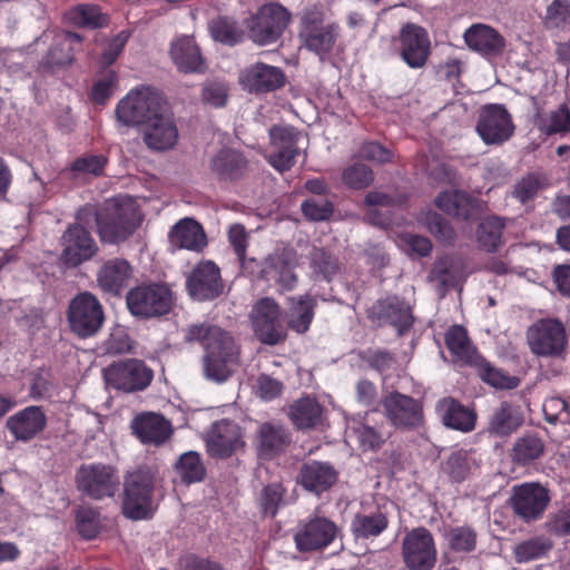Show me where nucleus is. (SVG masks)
<instances>
[{"label":"nucleus","instance_id":"f257e3e1","mask_svg":"<svg viewBox=\"0 0 570 570\" xmlns=\"http://www.w3.org/2000/svg\"><path fill=\"white\" fill-rule=\"evenodd\" d=\"M187 342H198L205 350L203 373L206 380L222 384L238 365L239 350L230 333L209 323L191 324L185 330Z\"/></svg>","mask_w":570,"mask_h":570},{"label":"nucleus","instance_id":"f03ea898","mask_svg":"<svg viewBox=\"0 0 570 570\" xmlns=\"http://www.w3.org/2000/svg\"><path fill=\"white\" fill-rule=\"evenodd\" d=\"M96 220L101 242L119 244L130 237L139 226L140 219L135 202L128 197H116L106 202L100 212L82 208L77 220Z\"/></svg>","mask_w":570,"mask_h":570},{"label":"nucleus","instance_id":"7ed1b4c3","mask_svg":"<svg viewBox=\"0 0 570 570\" xmlns=\"http://www.w3.org/2000/svg\"><path fill=\"white\" fill-rule=\"evenodd\" d=\"M158 482L156 471L149 466H140L126 475L121 503L126 518L144 520L153 517L155 511L154 493Z\"/></svg>","mask_w":570,"mask_h":570},{"label":"nucleus","instance_id":"20e7f679","mask_svg":"<svg viewBox=\"0 0 570 570\" xmlns=\"http://www.w3.org/2000/svg\"><path fill=\"white\" fill-rule=\"evenodd\" d=\"M166 109L163 97L149 87L131 90L116 108L117 119L127 126L142 125L151 121Z\"/></svg>","mask_w":570,"mask_h":570},{"label":"nucleus","instance_id":"39448f33","mask_svg":"<svg viewBox=\"0 0 570 570\" xmlns=\"http://www.w3.org/2000/svg\"><path fill=\"white\" fill-rule=\"evenodd\" d=\"M104 321L102 305L94 294L82 292L70 301L68 322L71 331L79 337L86 338L97 334Z\"/></svg>","mask_w":570,"mask_h":570},{"label":"nucleus","instance_id":"423d86ee","mask_svg":"<svg viewBox=\"0 0 570 570\" xmlns=\"http://www.w3.org/2000/svg\"><path fill=\"white\" fill-rule=\"evenodd\" d=\"M78 489L95 500L111 498L118 491L120 478L117 470L108 464H82L76 474Z\"/></svg>","mask_w":570,"mask_h":570},{"label":"nucleus","instance_id":"0eeeda50","mask_svg":"<svg viewBox=\"0 0 570 570\" xmlns=\"http://www.w3.org/2000/svg\"><path fill=\"white\" fill-rule=\"evenodd\" d=\"M529 347L533 354L542 357L560 356L567 345L563 325L552 318L540 320L527 332Z\"/></svg>","mask_w":570,"mask_h":570},{"label":"nucleus","instance_id":"6e6552de","mask_svg":"<svg viewBox=\"0 0 570 570\" xmlns=\"http://www.w3.org/2000/svg\"><path fill=\"white\" fill-rule=\"evenodd\" d=\"M173 298L166 285L150 284L132 288L127 294V306L132 315L154 317L169 312Z\"/></svg>","mask_w":570,"mask_h":570},{"label":"nucleus","instance_id":"1a4fd4ad","mask_svg":"<svg viewBox=\"0 0 570 570\" xmlns=\"http://www.w3.org/2000/svg\"><path fill=\"white\" fill-rule=\"evenodd\" d=\"M108 386L126 393L145 390L153 380V371L139 360H127L104 370Z\"/></svg>","mask_w":570,"mask_h":570},{"label":"nucleus","instance_id":"9d476101","mask_svg":"<svg viewBox=\"0 0 570 570\" xmlns=\"http://www.w3.org/2000/svg\"><path fill=\"white\" fill-rule=\"evenodd\" d=\"M402 557L409 570H432L436 563V548L432 533L416 528L402 542Z\"/></svg>","mask_w":570,"mask_h":570},{"label":"nucleus","instance_id":"9b49d317","mask_svg":"<svg viewBox=\"0 0 570 570\" xmlns=\"http://www.w3.org/2000/svg\"><path fill=\"white\" fill-rule=\"evenodd\" d=\"M382 405L385 417L396 429L415 430L423 425V406L412 396L391 392L383 397Z\"/></svg>","mask_w":570,"mask_h":570},{"label":"nucleus","instance_id":"f8f14e48","mask_svg":"<svg viewBox=\"0 0 570 570\" xmlns=\"http://www.w3.org/2000/svg\"><path fill=\"white\" fill-rule=\"evenodd\" d=\"M279 317V306L273 298L264 297L253 306L250 312L252 324L261 342L276 345L285 338Z\"/></svg>","mask_w":570,"mask_h":570},{"label":"nucleus","instance_id":"ddd939ff","mask_svg":"<svg viewBox=\"0 0 570 570\" xmlns=\"http://www.w3.org/2000/svg\"><path fill=\"white\" fill-rule=\"evenodd\" d=\"M269 138L267 161L279 173L289 170L299 155V132L291 127L274 126L269 129Z\"/></svg>","mask_w":570,"mask_h":570},{"label":"nucleus","instance_id":"4468645a","mask_svg":"<svg viewBox=\"0 0 570 570\" xmlns=\"http://www.w3.org/2000/svg\"><path fill=\"white\" fill-rule=\"evenodd\" d=\"M476 131L487 145H501L512 137L514 125L505 107L488 105L479 115Z\"/></svg>","mask_w":570,"mask_h":570},{"label":"nucleus","instance_id":"2eb2a0df","mask_svg":"<svg viewBox=\"0 0 570 570\" xmlns=\"http://www.w3.org/2000/svg\"><path fill=\"white\" fill-rule=\"evenodd\" d=\"M338 533L335 522L326 517L315 515L298 525L294 541L302 552L315 551L328 547Z\"/></svg>","mask_w":570,"mask_h":570},{"label":"nucleus","instance_id":"dca6fc26","mask_svg":"<svg viewBox=\"0 0 570 570\" xmlns=\"http://www.w3.org/2000/svg\"><path fill=\"white\" fill-rule=\"evenodd\" d=\"M88 223L77 220L62 235L61 261L70 267L79 266L89 261L98 250L97 243L82 225Z\"/></svg>","mask_w":570,"mask_h":570},{"label":"nucleus","instance_id":"f3484780","mask_svg":"<svg viewBox=\"0 0 570 570\" xmlns=\"http://www.w3.org/2000/svg\"><path fill=\"white\" fill-rule=\"evenodd\" d=\"M549 502L548 490L539 483H523L513 488L512 509L525 522L541 518Z\"/></svg>","mask_w":570,"mask_h":570},{"label":"nucleus","instance_id":"a211bd4d","mask_svg":"<svg viewBox=\"0 0 570 570\" xmlns=\"http://www.w3.org/2000/svg\"><path fill=\"white\" fill-rule=\"evenodd\" d=\"M186 287L190 297L199 302L218 297L224 291L218 266L210 261L199 263L187 277Z\"/></svg>","mask_w":570,"mask_h":570},{"label":"nucleus","instance_id":"6ab92c4d","mask_svg":"<svg viewBox=\"0 0 570 570\" xmlns=\"http://www.w3.org/2000/svg\"><path fill=\"white\" fill-rule=\"evenodd\" d=\"M292 20L291 12L278 2L258 8L247 23L254 36H282Z\"/></svg>","mask_w":570,"mask_h":570},{"label":"nucleus","instance_id":"aec40b11","mask_svg":"<svg viewBox=\"0 0 570 570\" xmlns=\"http://www.w3.org/2000/svg\"><path fill=\"white\" fill-rule=\"evenodd\" d=\"M132 434L144 444L160 446L173 434L171 423L161 414L144 412L136 415L130 424Z\"/></svg>","mask_w":570,"mask_h":570},{"label":"nucleus","instance_id":"412c9836","mask_svg":"<svg viewBox=\"0 0 570 570\" xmlns=\"http://www.w3.org/2000/svg\"><path fill=\"white\" fill-rule=\"evenodd\" d=\"M142 139L157 151L171 149L178 140V129L166 109L142 127Z\"/></svg>","mask_w":570,"mask_h":570},{"label":"nucleus","instance_id":"4be33fe9","mask_svg":"<svg viewBox=\"0 0 570 570\" xmlns=\"http://www.w3.org/2000/svg\"><path fill=\"white\" fill-rule=\"evenodd\" d=\"M239 428L232 421L214 423L206 435L208 453L214 458H227L240 445Z\"/></svg>","mask_w":570,"mask_h":570},{"label":"nucleus","instance_id":"5701e85b","mask_svg":"<svg viewBox=\"0 0 570 570\" xmlns=\"http://www.w3.org/2000/svg\"><path fill=\"white\" fill-rule=\"evenodd\" d=\"M239 81L249 92H268L284 85L285 75L277 67L259 62L244 70Z\"/></svg>","mask_w":570,"mask_h":570},{"label":"nucleus","instance_id":"b1692460","mask_svg":"<svg viewBox=\"0 0 570 570\" xmlns=\"http://www.w3.org/2000/svg\"><path fill=\"white\" fill-rule=\"evenodd\" d=\"M337 476L338 473L333 465L313 460L302 465L298 481L305 490L321 494L337 481Z\"/></svg>","mask_w":570,"mask_h":570},{"label":"nucleus","instance_id":"393cba45","mask_svg":"<svg viewBox=\"0 0 570 570\" xmlns=\"http://www.w3.org/2000/svg\"><path fill=\"white\" fill-rule=\"evenodd\" d=\"M171 249L200 252L207 245L205 232L193 218H183L168 233Z\"/></svg>","mask_w":570,"mask_h":570},{"label":"nucleus","instance_id":"a878e982","mask_svg":"<svg viewBox=\"0 0 570 570\" xmlns=\"http://www.w3.org/2000/svg\"><path fill=\"white\" fill-rule=\"evenodd\" d=\"M46 415L38 406H28L7 421V428L18 441H30L46 426Z\"/></svg>","mask_w":570,"mask_h":570},{"label":"nucleus","instance_id":"bb28decb","mask_svg":"<svg viewBox=\"0 0 570 570\" xmlns=\"http://www.w3.org/2000/svg\"><path fill=\"white\" fill-rule=\"evenodd\" d=\"M131 274V266L126 259H109L97 274L98 286L105 293L118 295L128 285Z\"/></svg>","mask_w":570,"mask_h":570},{"label":"nucleus","instance_id":"cd10ccee","mask_svg":"<svg viewBox=\"0 0 570 570\" xmlns=\"http://www.w3.org/2000/svg\"><path fill=\"white\" fill-rule=\"evenodd\" d=\"M435 410L443 424L452 430L470 432L475 426V414L452 397L440 400Z\"/></svg>","mask_w":570,"mask_h":570},{"label":"nucleus","instance_id":"c85d7f7f","mask_svg":"<svg viewBox=\"0 0 570 570\" xmlns=\"http://www.w3.org/2000/svg\"><path fill=\"white\" fill-rule=\"evenodd\" d=\"M62 18L67 24L89 30L105 28L110 22L109 14L94 3L76 4L65 11Z\"/></svg>","mask_w":570,"mask_h":570},{"label":"nucleus","instance_id":"c756f323","mask_svg":"<svg viewBox=\"0 0 570 570\" xmlns=\"http://www.w3.org/2000/svg\"><path fill=\"white\" fill-rule=\"evenodd\" d=\"M209 168L219 179L235 180L245 175L247 160L239 151L223 148L210 158Z\"/></svg>","mask_w":570,"mask_h":570},{"label":"nucleus","instance_id":"7c9ffc66","mask_svg":"<svg viewBox=\"0 0 570 570\" xmlns=\"http://www.w3.org/2000/svg\"><path fill=\"white\" fill-rule=\"evenodd\" d=\"M348 429V436L354 438L364 451H375L384 443V426L376 425L371 419V413H366L362 419H352Z\"/></svg>","mask_w":570,"mask_h":570},{"label":"nucleus","instance_id":"2f4dec72","mask_svg":"<svg viewBox=\"0 0 570 570\" xmlns=\"http://www.w3.org/2000/svg\"><path fill=\"white\" fill-rule=\"evenodd\" d=\"M170 56L179 71L185 73L202 71L203 59L198 46L191 38H177L174 40Z\"/></svg>","mask_w":570,"mask_h":570},{"label":"nucleus","instance_id":"473e14b6","mask_svg":"<svg viewBox=\"0 0 570 570\" xmlns=\"http://www.w3.org/2000/svg\"><path fill=\"white\" fill-rule=\"evenodd\" d=\"M435 205L444 213L463 219L472 216L479 208L475 198L459 190L440 193L435 199Z\"/></svg>","mask_w":570,"mask_h":570},{"label":"nucleus","instance_id":"72a5a7b5","mask_svg":"<svg viewBox=\"0 0 570 570\" xmlns=\"http://www.w3.org/2000/svg\"><path fill=\"white\" fill-rule=\"evenodd\" d=\"M523 423V416L518 406L503 402L493 412L489 431L497 436H508L515 432Z\"/></svg>","mask_w":570,"mask_h":570},{"label":"nucleus","instance_id":"f704fd0d","mask_svg":"<svg viewBox=\"0 0 570 570\" xmlns=\"http://www.w3.org/2000/svg\"><path fill=\"white\" fill-rule=\"evenodd\" d=\"M316 299L311 295L291 298L287 312V325L298 334L305 333L313 321Z\"/></svg>","mask_w":570,"mask_h":570},{"label":"nucleus","instance_id":"c9c22d12","mask_svg":"<svg viewBox=\"0 0 570 570\" xmlns=\"http://www.w3.org/2000/svg\"><path fill=\"white\" fill-rule=\"evenodd\" d=\"M544 449L546 444L540 436L533 433L525 434L513 443L511 459L515 464L527 466L541 459Z\"/></svg>","mask_w":570,"mask_h":570},{"label":"nucleus","instance_id":"e433bc0d","mask_svg":"<svg viewBox=\"0 0 570 570\" xmlns=\"http://www.w3.org/2000/svg\"><path fill=\"white\" fill-rule=\"evenodd\" d=\"M322 406L312 397H303L295 401L289 409L292 422L298 429H311L322 420Z\"/></svg>","mask_w":570,"mask_h":570},{"label":"nucleus","instance_id":"4c0bfd02","mask_svg":"<svg viewBox=\"0 0 570 570\" xmlns=\"http://www.w3.org/2000/svg\"><path fill=\"white\" fill-rule=\"evenodd\" d=\"M387 525L389 520L383 512L358 513L351 523V531L355 539H371L379 537Z\"/></svg>","mask_w":570,"mask_h":570},{"label":"nucleus","instance_id":"58836bf2","mask_svg":"<svg viewBox=\"0 0 570 570\" xmlns=\"http://www.w3.org/2000/svg\"><path fill=\"white\" fill-rule=\"evenodd\" d=\"M462 276L461 261L451 256L436 261L430 273V279L436 282L442 289L455 286Z\"/></svg>","mask_w":570,"mask_h":570},{"label":"nucleus","instance_id":"ea45409f","mask_svg":"<svg viewBox=\"0 0 570 570\" xmlns=\"http://www.w3.org/2000/svg\"><path fill=\"white\" fill-rule=\"evenodd\" d=\"M445 343L449 351L464 363H478L476 350L471 344L464 327L455 325L445 335Z\"/></svg>","mask_w":570,"mask_h":570},{"label":"nucleus","instance_id":"a19ab883","mask_svg":"<svg viewBox=\"0 0 570 570\" xmlns=\"http://www.w3.org/2000/svg\"><path fill=\"white\" fill-rule=\"evenodd\" d=\"M266 264L273 276L286 289H292L296 283L294 258L291 250L277 252L268 256Z\"/></svg>","mask_w":570,"mask_h":570},{"label":"nucleus","instance_id":"79ce46f5","mask_svg":"<svg viewBox=\"0 0 570 570\" xmlns=\"http://www.w3.org/2000/svg\"><path fill=\"white\" fill-rule=\"evenodd\" d=\"M259 448L266 455L283 451L289 443V434L278 424L265 423L258 431Z\"/></svg>","mask_w":570,"mask_h":570},{"label":"nucleus","instance_id":"37998d69","mask_svg":"<svg viewBox=\"0 0 570 570\" xmlns=\"http://www.w3.org/2000/svg\"><path fill=\"white\" fill-rule=\"evenodd\" d=\"M537 125L548 136L564 135L570 131V110L567 105H560L557 109L539 116Z\"/></svg>","mask_w":570,"mask_h":570},{"label":"nucleus","instance_id":"c03bdc74","mask_svg":"<svg viewBox=\"0 0 570 570\" xmlns=\"http://www.w3.org/2000/svg\"><path fill=\"white\" fill-rule=\"evenodd\" d=\"M503 228L504 222L502 218L497 216L484 218L479 224L476 232L480 246L488 252L495 250L501 244Z\"/></svg>","mask_w":570,"mask_h":570},{"label":"nucleus","instance_id":"a18cd8bd","mask_svg":"<svg viewBox=\"0 0 570 570\" xmlns=\"http://www.w3.org/2000/svg\"><path fill=\"white\" fill-rule=\"evenodd\" d=\"M401 56L411 68H421L430 53L429 38H402Z\"/></svg>","mask_w":570,"mask_h":570},{"label":"nucleus","instance_id":"49530a36","mask_svg":"<svg viewBox=\"0 0 570 570\" xmlns=\"http://www.w3.org/2000/svg\"><path fill=\"white\" fill-rule=\"evenodd\" d=\"M175 470L185 483L199 482L205 476V466L195 451L181 454L175 464Z\"/></svg>","mask_w":570,"mask_h":570},{"label":"nucleus","instance_id":"de8ad7c7","mask_svg":"<svg viewBox=\"0 0 570 570\" xmlns=\"http://www.w3.org/2000/svg\"><path fill=\"white\" fill-rule=\"evenodd\" d=\"M445 539L455 552H471L476 547V532L469 525H459L446 531Z\"/></svg>","mask_w":570,"mask_h":570},{"label":"nucleus","instance_id":"09e8293b","mask_svg":"<svg viewBox=\"0 0 570 570\" xmlns=\"http://www.w3.org/2000/svg\"><path fill=\"white\" fill-rule=\"evenodd\" d=\"M544 186L546 179L538 174L531 173L515 183L512 196L521 204H527L533 200Z\"/></svg>","mask_w":570,"mask_h":570},{"label":"nucleus","instance_id":"8fccbe9b","mask_svg":"<svg viewBox=\"0 0 570 570\" xmlns=\"http://www.w3.org/2000/svg\"><path fill=\"white\" fill-rule=\"evenodd\" d=\"M479 365L482 381L495 389L512 390L520 384L519 377L509 375L485 361H481Z\"/></svg>","mask_w":570,"mask_h":570},{"label":"nucleus","instance_id":"3c124183","mask_svg":"<svg viewBox=\"0 0 570 570\" xmlns=\"http://www.w3.org/2000/svg\"><path fill=\"white\" fill-rule=\"evenodd\" d=\"M311 267L313 272L325 281H331L338 271V263L335 257L323 248L314 247L311 253Z\"/></svg>","mask_w":570,"mask_h":570},{"label":"nucleus","instance_id":"603ef678","mask_svg":"<svg viewBox=\"0 0 570 570\" xmlns=\"http://www.w3.org/2000/svg\"><path fill=\"white\" fill-rule=\"evenodd\" d=\"M342 180L350 188L364 189L373 183L374 174L366 165L355 163L343 170Z\"/></svg>","mask_w":570,"mask_h":570},{"label":"nucleus","instance_id":"864d4df0","mask_svg":"<svg viewBox=\"0 0 570 570\" xmlns=\"http://www.w3.org/2000/svg\"><path fill=\"white\" fill-rule=\"evenodd\" d=\"M442 472L452 481L461 482L470 473L468 454L464 451L452 452L442 463Z\"/></svg>","mask_w":570,"mask_h":570},{"label":"nucleus","instance_id":"5fc2aeb1","mask_svg":"<svg viewBox=\"0 0 570 570\" xmlns=\"http://www.w3.org/2000/svg\"><path fill=\"white\" fill-rule=\"evenodd\" d=\"M131 345L127 328L122 325H115L101 347L106 354L117 355L130 352Z\"/></svg>","mask_w":570,"mask_h":570},{"label":"nucleus","instance_id":"6e6d98bb","mask_svg":"<svg viewBox=\"0 0 570 570\" xmlns=\"http://www.w3.org/2000/svg\"><path fill=\"white\" fill-rule=\"evenodd\" d=\"M551 549V543L541 538H534L518 544L514 549L515 560L527 562L543 557Z\"/></svg>","mask_w":570,"mask_h":570},{"label":"nucleus","instance_id":"4d7b16f0","mask_svg":"<svg viewBox=\"0 0 570 570\" xmlns=\"http://www.w3.org/2000/svg\"><path fill=\"white\" fill-rule=\"evenodd\" d=\"M570 23V0H553L547 8L544 24L548 28H563Z\"/></svg>","mask_w":570,"mask_h":570},{"label":"nucleus","instance_id":"13d9d810","mask_svg":"<svg viewBox=\"0 0 570 570\" xmlns=\"http://www.w3.org/2000/svg\"><path fill=\"white\" fill-rule=\"evenodd\" d=\"M542 410L548 422L570 425V410L563 399L559 396L548 397L543 402Z\"/></svg>","mask_w":570,"mask_h":570},{"label":"nucleus","instance_id":"bf43d9fd","mask_svg":"<svg viewBox=\"0 0 570 570\" xmlns=\"http://www.w3.org/2000/svg\"><path fill=\"white\" fill-rule=\"evenodd\" d=\"M118 76L115 70L102 72L92 86L91 97L97 104L104 105L117 88Z\"/></svg>","mask_w":570,"mask_h":570},{"label":"nucleus","instance_id":"052dcab7","mask_svg":"<svg viewBox=\"0 0 570 570\" xmlns=\"http://www.w3.org/2000/svg\"><path fill=\"white\" fill-rule=\"evenodd\" d=\"M77 528L86 539H92L99 531V512L92 508L81 507L76 513Z\"/></svg>","mask_w":570,"mask_h":570},{"label":"nucleus","instance_id":"680f3d73","mask_svg":"<svg viewBox=\"0 0 570 570\" xmlns=\"http://www.w3.org/2000/svg\"><path fill=\"white\" fill-rule=\"evenodd\" d=\"M397 246L407 254L426 256L432 249V243L429 238L412 233H403L397 236Z\"/></svg>","mask_w":570,"mask_h":570},{"label":"nucleus","instance_id":"e2e57ef3","mask_svg":"<svg viewBox=\"0 0 570 570\" xmlns=\"http://www.w3.org/2000/svg\"><path fill=\"white\" fill-rule=\"evenodd\" d=\"M302 212L311 220H326L333 214V204L323 197L309 198L303 202Z\"/></svg>","mask_w":570,"mask_h":570},{"label":"nucleus","instance_id":"0e129e2a","mask_svg":"<svg viewBox=\"0 0 570 570\" xmlns=\"http://www.w3.org/2000/svg\"><path fill=\"white\" fill-rule=\"evenodd\" d=\"M465 45L484 57L499 55L504 47L503 38H463Z\"/></svg>","mask_w":570,"mask_h":570},{"label":"nucleus","instance_id":"69168bd1","mask_svg":"<svg viewBox=\"0 0 570 570\" xmlns=\"http://www.w3.org/2000/svg\"><path fill=\"white\" fill-rule=\"evenodd\" d=\"M228 98V87L222 81H209L204 85L202 99L205 104L219 108L224 107Z\"/></svg>","mask_w":570,"mask_h":570},{"label":"nucleus","instance_id":"338daca9","mask_svg":"<svg viewBox=\"0 0 570 570\" xmlns=\"http://www.w3.org/2000/svg\"><path fill=\"white\" fill-rule=\"evenodd\" d=\"M364 204L368 207L367 220L373 225H384L385 219L373 207H389L393 204V198L381 191H371L365 196Z\"/></svg>","mask_w":570,"mask_h":570},{"label":"nucleus","instance_id":"774afa93","mask_svg":"<svg viewBox=\"0 0 570 570\" xmlns=\"http://www.w3.org/2000/svg\"><path fill=\"white\" fill-rule=\"evenodd\" d=\"M284 489L278 483H273L264 488L261 494V507L265 514L275 515L279 504L283 502Z\"/></svg>","mask_w":570,"mask_h":570}]
</instances>
